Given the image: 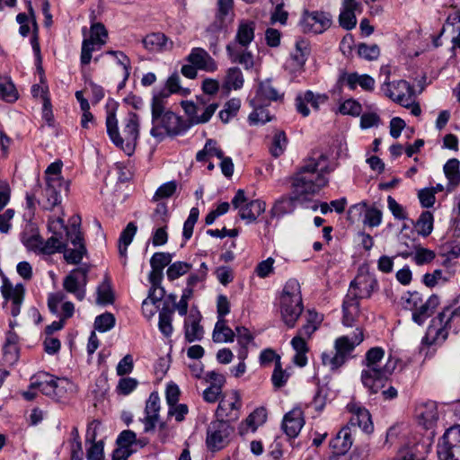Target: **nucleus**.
<instances>
[{
  "mask_svg": "<svg viewBox=\"0 0 460 460\" xmlns=\"http://www.w3.org/2000/svg\"><path fill=\"white\" fill-rule=\"evenodd\" d=\"M332 171L329 157L322 150H313L292 177L293 197H282L270 209L272 217H279L295 210L297 200H305L327 186V174Z\"/></svg>",
  "mask_w": 460,
  "mask_h": 460,
  "instance_id": "nucleus-1",
  "label": "nucleus"
},
{
  "mask_svg": "<svg viewBox=\"0 0 460 460\" xmlns=\"http://www.w3.org/2000/svg\"><path fill=\"white\" fill-rule=\"evenodd\" d=\"M385 357V350L381 347H374L368 349L362 361L363 369L360 379L365 388L370 394L378 393L387 381L389 376L396 367V361L391 357L385 365L382 361Z\"/></svg>",
  "mask_w": 460,
  "mask_h": 460,
  "instance_id": "nucleus-2",
  "label": "nucleus"
},
{
  "mask_svg": "<svg viewBox=\"0 0 460 460\" xmlns=\"http://www.w3.org/2000/svg\"><path fill=\"white\" fill-rule=\"evenodd\" d=\"M122 132L119 131L115 109L108 110L106 116L107 133L112 143L128 155L134 153L139 137V119L134 112H129L122 122Z\"/></svg>",
  "mask_w": 460,
  "mask_h": 460,
  "instance_id": "nucleus-3",
  "label": "nucleus"
},
{
  "mask_svg": "<svg viewBox=\"0 0 460 460\" xmlns=\"http://www.w3.org/2000/svg\"><path fill=\"white\" fill-rule=\"evenodd\" d=\"M279 311L283 323L293 328L304 311L303 298L299 282L288 279L278 297Z\"/></svg>",
  "mask_w": 460,
  "mask_h": 460,
  "instance_id": "nucleus-4",
  "label": "nucleus"
},
{
  "mask_svg": "<svg viewBox=\"0 0 460 460\" xmlns=\"http://www.w3.org/2000/svg\"><path fill=\"white\" fill-rule=\"evenodd\" d=\"M165 102L152 101V128L150 135L162 140L165 136H176L184 130L183 123L174 112L165 110Z\"/></svg>",
  "mask_w": 460,
  "mask_h": 460,
  "instance_id": "nucleus-5",
  "label": "nucleus"
},
{
  "mask_svg": "<svg viewBox=\"0 0 460 460\" xmlns=\"http://www.w3.org/2000/svg\"><path fill=\"white\" fill-rule=\"evenodd\" d=\"M31 389H38L43 394L56 400L65 397L66 394L75 390L74 383L67 378H58L46 372L39 373L31 378Z\"/></svg>",
  "mask_w": 460,
  "mask_h": 460,
  "instance_id": "nucleus-6",
  "label": "nucleus"
},
{
  "mask_svg": "<svg viewBox=\"0 0 460 460\" xmlns=\"http://www.w3.org/2000/svg\"><path fill=\"white\" fill-rule=\"evenodd\" d=\"M402 299L404 309L411 312L412 321L419 325H422L431 316L440 302L437 295L424 300L421 294L416 291L407 293Z\"/></svg>",
  "mask_w": 460,
  "mask_h": 460,
  "instance_id": "nucleus-7",
  "label": "nucleus"
},
{
  "mask_svg": "<svg viewBox=\"0 0 460 460\" xmlns=\"http://www.w3.org/2000/svg\"><path fill=\"white\" fill-rule=\"evenodd\" d=\"M438 460H460V425H456L445 432L438 445Z\"/></svg>",
  "mask_w": 460,
  "mask_h": 460,
  "instance_id": "nucleus-8",
  "label": "nucleus"
},
{
  "mask_svg": "<svg viewBox=\"0 0 460 460\" xmlns=\"http://www.w3.org/2000/svg\"><path fill=\"white\" fill-rule=\"evenodd\" d=\"M448 308H444L437 317L431 320L425 336L422 338L423 344L439 345L447 338L448 328L450 326V317H447Z\"/></svg>",
  "mask_w": 460,
  "mask_h": 460,
  "instance_id": "nucleus-9",
  "label": "nucleus"
},
{
  "mask_svg": "<svg viewBox=\"0 0 460 460\" xmlns=\"http://www.w3.org/2000/svg\"><path fill=\"white\" fill-rule=\"evenodd\" d=\"M381 91L389 99L407 108L411 106L414 95L413 87L405 80H386L381 85Z\"/></svg>",
  "mask_w": 460,
  "mask_h": 460,
  "instance_id": "nucleus-10",
  "label": "nucleus"
},
{
  "mask_svg": "<svg viewBox=\"0 0 460 460\" xmlns=\"http://www.w3.org/2000/svg\"><path fill=\"white\" fill-rule=\"evenodd\" d=\"M298 25L304 33L321 34L331 27L332 17L323 11H305Z\"/></svg>",
  "mask_w": 460,
  "mask_h": 460,
  "instance_id": "nucleus-11",
  "label": "nucleus"
},
{
  "mask_svg": "<svg viewBox=\"0 0 460 460\" xmlns=\"http://www.w3.org/2000/svg\"><path fill=\"white\" fill-rule=\"evenodd\" d=\"M241 406V396L237 391L226 393L216 411V420H226V423L237 420L240 417Z\"/></svg>",
  "mask_w": 460,
  "mask_h": 460,
  "instance_id": "nucleus-12",
  "label": "nucleus"
},
{
  "mask_svg": "<svg viewBox=\"0 0 460 460\" xmlns=\"http://www.w3.org/2000/svg\"><path fill=\"white\" fill-rule=\"evenodd\" d=\"M231 428L226 420L211 421L207 429L206 443L211 451L222 449L226 444Z\"/></svg>",
  "mask_w": 460,
  "mask_h": 460,
  "instance_id": "nucleus-13",
  "label": "nucleus"
},
{
  "mask_svg": "<svg viewBox=\"0 0 460 460\" xmlns=\"http://www.w3.org/2000/svg\"><path fill=\"white\" fill-rule=\"evenodd\" d=\"M88 268L74 269L63 280L64 289L82 301L85 296V287L88 281Z\"/></svg>",
  "mask_w": 460,
  "mask_h": 460,
  "instance_id": "nucleus-14",
  "label": "nucleus"
},
{
  "mask_svg": "<svg viewBox=\"0 0 460 460\" xmlns=\"http://www.w3.org/2000/svg\"><path fill=\"white\" fill-rule=\"evenodd\" d=\"M378 283L374 275L370 273H360L350 283L348 294H355V298H368L372 293L377 288Z\"/></svg>",
  "mask_w": 460,
  "mask_h": 460,
  "instance_id": "nucleus-15",
  "label": "nucleus"
},
{
  "mask_svg": "<svg viewBox=\"0 0 460 460\" xmlns=\"http://www.w3.org/2000/svg\"><path fill=\"white\" fill-rule=\"evenodd\" d=\"M1 293L5 302H12L11 314L13 317L19 315L21 312V305L24 299V286L22 284L13 286L7 279H4L1 286Z\"/></svg>",
  "mask_w": 460,
  "mask_h": 460,
  "instance_id": "nucleus-16",
  "label": "nucleus"
},
{
  "mask_svg": "<svg viewBox=\"0 0 460 460\" xmlns=\"http://www.w3.org/2000/svg\"><path fill=\"white\" fill-rule=\"evenodd\" d=\"M363 340V331L359 328H357L351 337L341 336L337 338L334 341V349L346 362L350 357L354 349L359 345Z\"/></svg>",
  "mask_w": 460,
  "mask_h": 460,
  "instance_id": "nucleus-17",
  "label": "nucleus"
},
{
  "mask_svg": "<svg viewBox=\"0 0 460 460\" xmlns=\"http://www.w3.org/2000/svg\"><path fill=\"white\" fill-rule=\"evenodd\" d=\"M304 425V413L301 408L295 407L284 415L282 429L288 438H296Z\"/></svg>",
  "mask_w": 460,
  "mask_h": 460,
  "instance_id": "nucleus-18",
  "label": "nucleus"
},
{
  "mask_svg": "<svg viewBox=\"0 0 460 460\" xmlns=\"http://www.w3.org/2000/svg\"><path fill=\"white\" fill-rule=\"evenodd\" d=\"M364 213V225L369 227H376L382 222V211L376 207H367L366 203H358L349 208L348 217L353 220L354 214Z\"/></svg>",
  "mask_w": 460,
  "mask_h": 460,
  "instance_id": "nucleus-19",
  "label": "nucleus"
},
{
  "mask_svg": "<svg viewBox=\"0 0 460 460\" xmlns=\"http://www.w3.org/2000/svg\"><path fill=\"white\" fill-rule=\"evenodd\" d=\"M338 82L341 84H346L350 90L356 89L359 85L363 90L372 92L375 89V79L367 75H359L358 73L341 72Z\"/></svg>",
  "mask_w": 460,
  "mask_h": 460,
  "instance_id": "nucleus-20",
  "label": "nucleus"
},
{
  "mask_svg": "<svg viewBox=\"0 0 460 460\" xmlns=\"http://www.w3.org/2000/svg\"><path fill=\"white\" fill-rule=\"evenodd\" d=\"M159 411L160 397L156 392H153L150 394L146 401L145 408L146 416L142 420L145 432H149L155 429L159 418Z\"/></svg>",
  "mask_w": 460,
  "mask_h": 460,
  "instance_id": "nucleus-21",
  "label": "nucleus"
},
{
  "mask_svg": "<svg viewBox=\"0 0 460 460\" xmlns=\"http://www.w3.org/2000/svg\"><path fill=\"white\" fill-rule=\"evenodd\" d=\"M186 60L199 70L214 72L217 69V64L215 59L202 48H193Z\"/></svg>",
  "mask_w": 460,
  "mask_h": 460,
  "instance_id": "nucleus-22",
  "label": "nucleus"
},
{
  "mask_svg": "<svg viewBox=\"0 0 460 460\" xmlns=\"http://www.w3.org/2000/svg\"><path fill=\"white\" fill-rule=\"evenodd\" d=\"M201 314L197 310H191L184 322L185 340L191 343L200 341L204 335L203 327L200 325Z\"/></svg>",
  "mask_w": 460,
  "mask_h": 460,
  "instance_id": "nucleus-23",
  "label": "nucleus"
},
{
  "mask_svg": "<svg viewBox=\"0 0 460 460\" xmlns=\"http://www.w3.org/2000/svg\"><path fill=\"white\" fill-rule=\"evenodd\" d=\"M361 12V5L356 0H343L339 15L340 25L345 30H352L357 24L356 13Z\"/></svg>",
  "mask_w": 460,
  "mask_h": 460,
  "instance_id": "nucleus-24",
  "label": "nucleus"
},
{
  "mask_svg": "<svg viewBox=\"0 0 460 460\" xmlns=\"http://www.w3.org/2000/svg\"><path fill=\"white\" fill-rule=\"evenodd\" d=\"M328 100L325 94H314L312 91L308 90L304 93H300L296 98V107L299 113L306 117L310 113L307 104L313 108L318 109L319 106Z\"/></svg>",
  "mask_w": 460,
  "mask_h": 460,
  "instance_id": "nucleus-25",
  "label": "nucleus"
},
{
  "mask_svg": "<svg viewBox=\"0 0 460 460\" xmlns=\"http://www.w3.org/2000/svg\"><path fill=\"white\" fill-rule=\"evenodd\" d=\"M255 22L250 20H241L238 22L234 40L229 44H236V47L247 49L254 39Z\"/></svg>",
  "mask_w": 460,
  "mask_h": 460,
  "instance_id": "nucleus-26",
  "label": "nucleus"
},
{
  "mask_svg": "<svg viewBox=\"0 0 460 460\" xmlns=\"http://www.w3.org/2000/svg\"><path fill=\"white\" fill-rule=\"evenodd\" d=\"M283 94H280L279 91L272 85L270 79L262 81L259 84L256 91V95L250 101L251 106H255L258 103L276 102L282 98Z\"/></svg>",
  "mask_w": 460,
  "mask_h": 460,
  "instance_id": "nucleus-27",
  "label": "nucleus"
},
{
  "mask_svg": "<svg viewBox=\"0 0 460 460\" xmlns=\"http://www.w3.org/2000/svg\"><path fill=\"white\" fill-rule=\"evenodd\" d=\"M173 93H181L182 95H188L190 93L189 89L181 86V78L177 73H173L168 77L165 87L155 93L152 101L159 100V102H165V100Z\"/></svg>",
  "mask_w": 460,
  "mask_h": 460,
  "instance_id": "nucleus-28",
  "label": "nucleus"
},
{
  "mask_svg": "<svg viewBox=\"0 0 460 460\" xmlns=\"http://www.w3.org/2000/svg\"><path fill=\"white\" fill-rule=\"evenodd\" d=\"M416 415L425 429H430L438 419L437 402L434 401L420 402L416 408Z\"/></svg>",
  "mask_w": 460,
  "mask_h": 460,
  "instance_id": "nucleus-29",
  "label": "nucleus"
},
{
  "mask_svg": "<svg viewBox=\"0 0 460 460\" xmlns=\"http://www.w3.org/2000/svg\"><path fill=\"white\" fill-rule=\"evenodd\" d=\"M349 409L352 412L349 424L353 427H358L366 433H371L373 431V423L369 411L356 404H351Z\"/></svg>",
  "mask_w": 460,
  "mask_h": 460,
  "instance_id": "nucleus-30",
  "label": "nucleus"
},
{
  "mask_svg": "<svg viewBox=\"0 0 460 460\" xmlns=\"http://www.w3.org/2000/svg\"><path fill=\"white\" fill-rule=\"evenodd\" d=\"M144 47L151 52H163L172 49V41L164 33L154 32L146 35L143 40Z\"/></svg>",
  "mask_w": 460,
  "mask_h": 460,
  "instance_id": "nucleus-31",
  "label": "nucleus"
},
{
  "mask_svg": "<svg viewBox=\"0 0 460 460\" xmlns=\"http://www.w3.org/2000/svg\"><path fill=\"white\" fill-rule=\"evenodd\" d=\"M352 443L351 428L345 426L330 441V446L337 455H344L349 450Z\"/></svg>",
  "mask_w": 460,
  "mask_h": 460,
  "instance_id": "nucleus-32",
  "label": "nucleus"
},
{
  "mask_svg": "<svg viewBox=\"0 0 460 460\" xmlns=\"http://www.w3.org/2000/svg\"><path fill=\"white\" fill-rule=\"evenodd\" d=\"M226 53L233 63L242 65L245 69H251L253 65V56L246 49L236 47V44H227Z\"/></svg>",
  "mask_w": 460,
  "mask_h": 460,
  "instance_id": "nucleus-33",
  "label": "nucleus"
},
{
  "mask_svg": "<svg viewBox=\"0 0 460 460\" xmlns=\"http://www.w3.org/2000/svg\"><path fill=\"white\" fill-rule=\"evenodd\" d=\"M57 181L52 180L51 183H47L44 190L45 200L42 207L47 210H52L56 206L61 203V190H67L68 185H58Z\"/></svg>",
  "mask_w": 460,
  "mask_h": 460,
  "instance_id": "nucleus-34",
  "label": "nucleus"
},
{
  "mask_svg": "<svg viewBox=\"0 0 460 460\" xmlns=\"http://www.w3.org/2000/svg\"><path fill=\"white\" fill-rule=\"evenodd\" d=\"M355 294H347L342 305L345 326H352L359 314V302L356 300Z\"/></svg>",
  "mask_w": 460,
  "mask_h": 460,
  "instance_id": "nucleus-35",
  "label": "nucleus"
},
{
  "mask_svg": "<svg viewBox=\"0 0 460 460\" xmlns=\"http://www.w3.org/2000/svg\"><path fill=\"white\" fill-rule=\"evenodd\" d=\"M265 202L260 199L252 200L240 208L239 216L242 219L247 220V223H252L265 211Z\"/></svg>",
  "mask_w": 460,
  "mask_h": 460,
  "instance_id": "nucleus-36",
  "label": "nucleus"
},
{
  "mask_svg": "<svg viewBox=\"0 0 460 460\" xmlns=\"http://www.w3.org/2000/svg\"><path fill=\"white\" fill-rule=\"evenodd\" d=\"M309 55L308 43L305 40H298L296 42V49L290 55L291 66L295 70H301Z\"/></svg>",
  "mask_w": 460,
  "mask_h": 460,
  "instance_id": "nucleus-37",
  "label": "nucleus"
},
{
  "mask_svg": "<svg viewBox=\"0 0 460 460\" xmlns=\"http://www.w3.org/2000/svg\"><path fill=\"white\" fill-rule=\"evenodd\" d=\"M244 78L241 69L237 66L230 67L226 70L223 80V88L231 90H239L243 86Z\"/></svg>",
  "mask_w": 460,
  "mask_h": 460,
  "instance_id": "nucleus-38",
  "label": "nucleus"
},
{
  "mask_svg": "<svg viewBox=\"0 0 460 460\" xmlns=\"http://www.w3.org/2000/svg\"><path fill=\"white\" fill-rule=\"evenodd\" d=\"M212 339L214 342H232L234 339V332L227 326L225 318H219L215 324Z\"/></svg>",
  "mask_w": 460,
  "mask_h": 460,
  "instance_id": "nucleus-39",
  "label": "nucleus"
},
{
  "mask_svg": "<svg viewBox=\"0 0 460 460\" xmlns=\"http://www.w3.org/2000/svg\"><path fill=\"white\" fill-rule=\"evenodd\" d=\"M234 336L237 337V341L240 346L237 353L238 359H245L248 356V345L253 340L250 331L243 326L235 327Z\"/></svg>",
  "mask_w": 460,
  "mask_h": 460,
  "instance_id": "nucleus-40",
  "label": "nucleus"
},
{
  "mask_svg": "<svg viewBox=\"0 0 460 460\" xmlns=\"http://www.w3.org/2000/svg\"><path fill=\"white\" fill-rule=\"evenodd\" d=\"M137 231V226L136 224L129 222L120 234L119 239V255L124 258V264L126 263L128 247L132 243Z\"/></svg>",
  "mask_w": 460,
  "mask_h": 460,
  "instance_id": "nucleus-41",
  "label": "nucleus"
},
{
  "mask_svg": "<svg viewBox=\"0 0 460 460\" xmlns=\"http://www.w3.org/2000/svg\"><path fill=\"white\" fill-rule=\"evenodd\" d=\"M253 107V111L248 116V121L252 126L264 125L266 122L272 120L273 117L269 111L262 105L258 103Z\"/></svg>",
  "mask_w": 460,
  "mask_h": 460,
  "instance_id": "nucleus-42",
  "label": "nucleus"
},
{
  "mask_svg": "<svg viewBox=\"0 0 460 460\" xmlns=\"http://www.w3.org/2000/svg\"><path fill=\"white\" fill-rule=\"evenodd\" d=\"M199 101L201 111L195 116L193 122L196 124L206 123L211 119L218 108V104L217 102L207 104L208 101L204 96L199 97Z\"/></svg>",
  "mask_w": 460,
  "mask_h": 460,
  "instance_id": "nucleus-43",
  "label": "nucleus"
},
{
  "mask_svg": "<svg viewBox=\"0 0 460 460\" xmlns=\"http://www.w3.org/2000/svg\"><path fill=\"white\" fill-rule=\"evenodd\" d=\"M434 217L431 212L423 211L416 221L414 227L421 236H429L433 230Z\"/></svg>",
  "mask_w": 460,
  "mask_h": 460,
  "instance_id": "nucleus-44",
  "label": "nucleus"
},
{
  "mask_svg": "<svg viewBox=\"0 0 460 460\" xmlns=\"http://www.w3.org/2000/svg\"><path fill=\"white\" fill-rule=\"evenodd\" d=\"M172 314L173 309H170L168 306H164L159 312L158 327L160 332L166 337L171 336L173 332L172 323Z\"/></svg>",
  "mask_w": 460,
  "mask_h": 460,
  "instance_id": "nucleus-45",
  "label": "nucleus"
},
{
  "mask_svg": "<svg viewBox=\"0 0 460 460\" xmlns=\"http://www.w3.org/2000/svg\"><path fill=\"white\" fill-rule=\"evenodd\" d=\"M0 98L8 102L18 99V93L9 77H0Z\"/></svg>",
  "mask_w": 460,
  "mask_h": 460,
  "instance_id": "nucleus-46",
  "label": "nucleus"
},
{
  "mask_svg": "<svg viewBox=\"0 0 460 460\" xmlns=\"http://www.w3.org/2000/svg\"><path fill=\"white\" fill-rule=\"evenodd\" d=\"M114 296L111 289V280L105 277L103 281L97 288V303L101 305L112 304Z\"/></svg>",
  "mask_w": 460,
  "mask_h": 460,
  "instance_id": "nucleus-47",
  "label": "nucleus"
},
{
  "mask_svg": "<svg viewBox=\"0 0 460 460\" xmlns=\"http://www.w3.org/2000/svg\"><path fill=\"white\" fill-rule=\"evenodd\" d=\"M460 162L456 158L449 159L444 165V173L450 183L458 185L460 183Z\"/></svg>",
  "mask_w": 460,
  "mask_h": 460,
  "instance_id": "nucleus-48",
  "label": "nucleus"
},
{
  "mask_svg": "<svg viewBox=\"0 0 460 460\" xmlns=\"http://www.w3.org/2000/svg\"><path fill=\"white\" fill-rule=\"evenodd\" d=\"M241 107V101L238 98H233L226 102L223 110L219 111V118L222 122L227 123L234 118Z\"/></svg>",
  "mask_w": 460,
  "mask_h": 460,
  "instance_id": "nucleus-49",
  "label": "nucleus"
},
{
  "mask_svg": "<svg viewBox=\"0 0 460 460\" xmlns=\"http://www.w3.org/2000/svg\"><path fill=\"white\" fill-rule=\"evenodd\" d=\"M321 358L323 365L328 367L331 371H335L345 364V360L335 349L334 351L323 352Z\"/></svg>",
  "mask_w": 460,
  "mask_h": 460,
  "instance_id": "nucleus-50",
  "label": "nucleus"
},
{
  "mask_svg": "<svg viewBox=\"0 0 460 460\" xmlns=\"http://www.w3.org/2000/svg\"><path fill=\"white\" fill-rule=\"evenodd\" d=\"M66 247L62 235L53 234L48 240H43V254H53Z\"/></svg>",
  "mask_w": 460,
  "mask_h": 460,
  "instance_id": "nucleus-51",
  "label": "nucleus"
},
{
  "mask_svg": "<svg viewBox=\"0 0 460 460\" xmlns=\"http://www.w3.org/2000/svg\"><path fill=\"white\" fill-rule=\"evenodd\" d=\"M115 322L116 320L112 314L104 313L95 318L94 328L100 332H105L114 327Z\"/></svg>",
  "mask_w": 460,
  "mask_h": 460,
  "instance_id": "nucleus-52",
  "label": "nucleus"
},
{
  "mask_svg": "<svg viewBox=\"0 0 460 460\" xmlns=\"http://www.w3.org/2000/svg\"><path fill=\"white\" fill-rule=\"evenodd\" d=\"M62 169V163L61 162H54L50 164L48 168L46 169L45 174H46V182L51 183V181H57V184L58 185H67L66 182H65L64 179L60 176Z\"/></svg>",
  "mask_w": 460,
  "mask_h": 460,
  "instance_id": "nucleus-53",
  "label": "nucleus"
},
{
  "mask_svg": "<svg viewBox=\"0 0 460 460\" xmlns=\"http://www.w3.org/2000/svg\"><path fill=\"white\" fill-rule=\"evenodd\" d=\"M190 269L191 265L187 262L175 261L168 267L166 275L170 280H174L186 274Z\"/></svg>",
  "mask_w": 460,
  "mask_h": 460,
  "instance_id": "nucleus-54",
  "label": "nucleus"
},
{
  "mask_svg": "<svg viewBox=\"0 0 460 460\" xmlns=\"http://www.w3.org/2000/svg\"><path fill=\"white\" fill-rule=\"evenodd\" d=\"M288 144L285 132L277 131L274 135L272 145L270 146V153L273 156L279 157L286 149Z\"/></svg>",
  "mask_w": 460,
  "mask_h": 460,
  "instance_id": "nucleus-55",
  "label": "nucleus"
},
{
  "mask_svg": "<svg viewBox=\"0 0 460 460\" xmlns=\"http://www.w3.org/2000/svg\"><path fill=\"white\" fill-rule=\"evenodd\" d=\"M99 43L92 41V40L84 39L82 43L81 50V63L82 65H88L92 59V53L100 49Z\"/></svg>",
  "mask_w": 460,
  "mask_h": 460,
  "instance_id": "nucleus-56",
  "label": "nucleus"
},
{
  "mask_svg": "<svg viewBox=\"0 0 460 460\" xmlns=\"http://www.w3.org/2000/svg\"><path fill=\"white\" fill-rule=\"evenodd\" d=\"M267 420V412L264 408H258L254 410L246 419L247 425L252 429L256 430L257 428L262 425Z\"/></svg>",
  "mask_w": 460,
  "mask_h": 460,
  "instance_id": "nucleus-57",
  "label": "nucleus"
},
{
  "mask_svg": "<svg viewBox=\"0 0 460 460\" xmlns=\"http://www.w3.org/2000/svg\"><path fill=\"white\" fill-rule=\"evenodd\" d=\"M289 377V374L282 369L280 358H277L276 366L271 376V381L276 388L284 386Z\"/></svg>",
  "mask_w": 460,
  "mask_h": 460,
  "instance_id": "nucleus-58",
  "label": "nucleus"
},
{
  "mask_svg": "<svg viewBox=\"0 0 460 460\" xmlns=\"http://www.w3.org/2000/svg\"><path fill=\"white\" fill-rule=\"evenodd\" d=\"M107 37L108 32L103 24L97 22L91 26L90 37L88 40H92V41L93 40L99 43V47L105 44Z\"/></svg>",
  "mask_w": 460,
  "mask_h": 460,
  "instance_id": "nucleus-59",
  "label": "nucleus"
},
{
  "mask_svg": "<svg viewBox=\"0 0 460 460\" xmlns=\"http://www.w3.org/2000/svg\"><path fill=\"white\" fill-rule=\"evenodd\" d=\"M136 442V433L132 430L122 431L117 438V444L119 446V449L124 451L125 456H129L128 447Z\"/></svg>",
  "mask_w": 460,
  "mask_h": 460,
  "instance_id": "nucleus-60",
  "label": "nucleus"
},
{
  "mask_svg": "<svg viewBox=\"0 0 460 460\" xmlns=\"http://www.w3.org/2000/svg\"><path fill=\"white\" fill-rule=\"evenodd\" d=\"M339 110L343 115L357 117L361 113L362 106L358 101L354 99H348L341 104Z\"/></svg>",
  "mask_w": 460,
  "mask_h": 460,
  "instance_id": "nucleus-61",
  "label": "nucleus"
},
{
  "mask_svg": "<svg viewBox=\"0 0 460 460\" xmlns=\"http://www.w3.org/2000/svg\"><path fill=\"white\" fill-rule=\"evenodd\" d=\"M358 53L367 60H376L380 55V49L376 44L367 45L361 43L358 45Z\"/></svg>",
  "mask_w": 460,
  "mask_h": 460,
  "instance_id": "nucleus-62",
  "label": "nucleus"
},
{
  "mask_svg": "<svg viewBox=\"0 0 460 460\" xmlns=\"http://www.w3.org/2000/svg\"><path fill=\"white\" fill-rule=\"evenodd\" d=\"M86 253V249L84 244H80L78 247H74L73 249H67L64 252V256L66 261L71 264H78L84 255Z\"/></svg>",
  "mask_w": 460,
  "mask_h": 460,
  "instance_id": "nucleus-63",
  "label": "nucleus"
},
{
  "mask_svg": "<svg viewBox=\"0 0 460 460\" xmlns=\"http://www.w3.org/2000/svg\"><path fill=\"white\" fill-rule=\"evenodd\" d=\"M172 254L169 252H155L150 260L151 268L164 270V268L172 261Z\"/></svg>",
  "mask_w": 460,
  "mask_h": 460,
  "instance_id": "nucleus-64",
  "label": "nucleus"
}]
</instances>
